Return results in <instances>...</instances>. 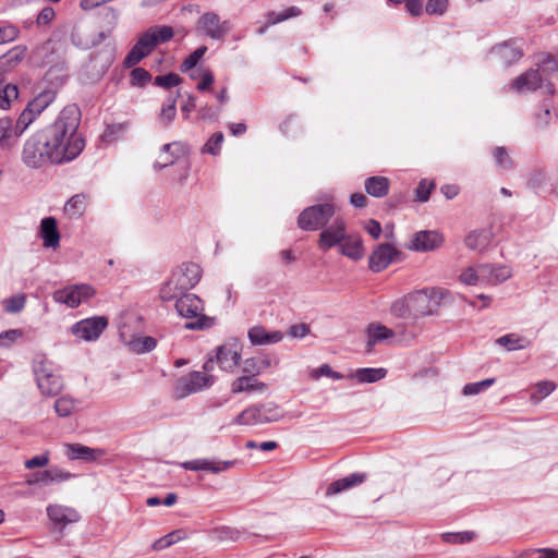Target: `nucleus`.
Masks as SVG:
<instances>
[{
    "label": "nucleus",
    "mask_w": 558,
    "mask_h": 558,
    "mask_svg": "<svg viewBox=\"0 0 558 558\" xmlns=\"http://www.w3.org/2000/svg\"><path fill=\"white\" fill-rule=\"evenodd\" d=\"M81 111L76 105L65 106L53 123L38 131L48 163L60 165L75 159L85 147L78 132Z\"/></svg>",
    "instance_id": "1"
},
{
    "label": "nucleus",
    "mask_w": 558,
    "mask_h": 558,
    "mask_svg": "<svg viewBox=\"0 0 558 558\" xmlns=\"http://www.w3.org/2000/svg\"><path fill=\"white\" fill-rule=\"evenodd\" d=\"M174 31L168 25L149 27L137 39L124 59V65L131 68L147 57L158 45L172 39Z\"/></svg>",
    "instance_id": "2"
},
{
    "label": "nucleus",
    "mask_w": 558,
    "mask_h": 558,
    "mask_svg": "<svg viewBox=\"0 0 558 558\" xmlns=\"http://www.w3.org/2000/svg\"><path fill=\"white\" fill-rule=\"evenodd\" d=\"M202 277V269L195 263H184L178 267L160 289L162 301H173L180 294L187 293Z\"/></svg>",
    "instance_id": "3"
},
{
    "label": "nucleus",
    "mask_w": 558,
    "mask_h": 558,
    "mask_svg": "<svg viewBox=\"0 0 558 558\" xmlns=\"http://www.w3.org/2000/svg\"><path fill=\"white\" fill-rule=\"evenodd\" d=\"M173 301L178 314L187 319L185 329L205 330L214 326L215 318L204 314V302L196 294L183 293Z\"/></svg>",
    "instance_id": "4"
},
{
    "label": "nucleus",
    "mask_w": 558,
    "mask_h": 558,
    "mask_svg": "<svg viewBox=\"0 0 558 558\" xmlns=\"http://www.w3.org/2000/svg\"><path fill=\"white\" fill-rule=\"evenodd\" d=\"M447 294V290L441 288H424L408 293L412 318L417 319L436 313Z\"/></svg>",
    "instance_id": "5"
},
{
    "label": "nucleus",
    "mask_w": 558,
    "mask_h": 558,
    "mask_svg": "<svg viewBox=\"0 0 558 558\" xmlns=\"http://www.w3.org/2000/svg\"><path fill=\"white\" fill-rule=\"evenodd\" d=\"M283 416L281 409L274 402L255 404L243 410L234 418L238 425H262L277 422Z\"/></svg>",
    "instance_id": "6"
},
{
    "label": "nucleus",
    "mask_w": 558,
    "mask_h": 558,
    "mask_svg": "<svg viewBox=\"0 0 558 558\" xmlns=\"http://www.w3.org/2000/svg\"><path fill=\"white\" fill-rule=\"evenodd\" d=\"M34 374L40 392L48 397L57 396L63 387L62 379L53 364L47 360L37 361Z\"/></svg>",
    "instance_id": "7"
},
{
    "label": "nucleus",
    "mask_w": 558,
    "mask_h": 558,
    "mask_svg": "<svg viewBox=\"0 0 558 558\" xmlns=\"http://www.w3.org/2000/svg\"><path fill=\"white\" fill-rule=\"evenodd\" d=\"M335 213V206L330 203L310 206L299 215L298 227L305 231H316L325 227Z\"/></svg>",
    "instance_id": "8"
},
{
    "label": "nucleus",
    "mask_w": 558,
    "mask_h": 558,
    "mask_svg": "<svg viewBox=\"0 0 558 558\" xmlns=\"http://www.w3.org/2000/svg\"><path fill=\"white\" fill-rule=\"evenodd\" d=\"M184 146L180 142H173L165 144L161 147V151L159 154L158 159L154 163L155 169H163L169 166L175 165L180 171L178 181L180 184H183L189 175V165L186 161H180V156L184 155Z\"/></svg>",
    "instance_id": "9"
},
{
    "label": "nucleus",
    "mask_w": 558,
    "mask_h": 558,
    "mask_svg": "<svg viewBox=\"0 0 558 558\" xmlns=\"http://www.w3.org/2000/svg\"><path fill=\"white\" fill-rule=\"evenodd\" d=\"M214 384V376L203 372H191L178 380L174 393L179 399L196 393Z\"/></svg>",
    "instance_id": "10"
},
{
    "label": "nucleus",
    "mask_w": 558,
    "mask_h": 558,
    "mask_svg": "<svg viewBox=\"0 0 558 558\" xmlns=\"http://www.w3.org/2000/svg\"><path fill=\"white\" fill-rule=\"evenodd\" d=\"M231 28L230 21H221L215 12H206L197 21V29L214 40H223Z\"/></svg>",
    "instance_id": "11"
},
{
    "label": "nucleus",
    "mask_w": 558,
    "mask_h": 558,
    "mask_svg": "<svg viewBox=\"0 0 558 558\" xmlns=\"http://www.w3.org/2000/svg\"><path fill=\"white\" fill-rule=\"evenodd\" d=\"M108 326V319L104 316H94L82 319L71 327L72 333L84 340H97Z\"/></svg>",
    "instance_id": "12"
},
{
    "label": "nucleus",
    "mask_w": 558,
    "mask_h": 558,
    "mask_svg": "<svg viewBox=\"0 0 558 558\" xmlns=\"http://www.w3.org/2000/svg\"><path fill=\"white\" fill-rule=\"evenodd\" d=\"M41 145L44 144L40 141L38 132L34 133L25 141L22 149V161L26 167L39 169L48 165L45 149L41 148Z\"/></svg>",
    "instance_id": "13"
},
{
    "label": "nucleus",
    "mask_w": 558,
    "mask_h": 558,
    "mask_svg": "<svg viewBox=\"0 0 558 558\" xmlns=\"http://www.w3.org/2000/svg\"><path fill=\"white\" fill-rule=\"evenodd\" d=\"M94 293V289L88 284H75L54 291L53 300L74 308L87 301Z\"/></svg>",
    "instance_id": "14"
},
{
    "label": "nucleus",
    "mask_w": 558,
    "mask_h": 558,
    "mask_svg": "<svg viewBox=\"0 0 558 558\" xmlns=\"http://www.w3.org/2000/svg\"><path fill=\"white\" fill-rule=\"evenodd\" d=\"M347 234L345 221L342 218H336L331 225L327 226L320 232L318 238V247L324 252H327L335 246L340 247Z\"/></svg>",
    "instance_id": "15"
},
{
    "label": "nucleus",
    "mask_w": 558,
    "mask_h": 558,
    "mask_svg": "<svg viewBox=\"0 0 558 558\" xmlns=\"http://www.w3.org/2000/svg\"><path fill=\"white\" fill-rule=\"evenodd\" d=\"M398 255H400V252L393 245L389 243L379 244L369 256V269L379 272L386 269Z\"/></svg>",
    "instance_id": "16"
},
{
    "label": "nucleus",
    "mask_w": 558,
    "mask_h": 558,
    "mask_svg": "<svg viewBox=\"0 0 558 558\" xmlns=\"http://www.w3.org/2000/svg\"><path fill=\"white\" fill-rule=\"evenodd\" d=\"M235 464V460L220 461L209 459H194L183 462L181 466L189 471H207L214 474H218L231 469Z\"/></svg>",
    "instance_id": "17"
},
{
    "label": "nucleus",
    "mask_w": 558,
    "mask_h": 558,
    "mask_svg": "<svg viewBox=\"0 0 558 558\" xmlns=\"http://www.w3.org/2000/svg\"><path fill=\"white\" fill-rule=\"evenodd\" d=\"M444 236L437 231H418L414 234L409 248L415 252H429L439 247Z\"/></svg>",
    "instance_id": "18"
},
{
    "label": "nucleus",
    "mask_w": 558,
    "mask_h": 558,
    "mask_svg": "<svg viewBox=\"0 0 558 558\" xmlns=\"http://www.w3.org/2000/svg\"><path fill=\"white\" fill-rule=\"evenodd\" d=\"M490 52L507 66L519 61L523 56L522 46L519 45L517 39H510L496 45L492 48Z\"/></svg>",
    "instance_id": "19"
},
{
    "label": "nucleus",
    "mask_w": 558,
    "mask_h": 558,
    "mask_svg": "<svg viewBox=\"0 0 558 558\" xmlns=\"http://www.w3.org/2000/svg\"><path fill=\"white\" fill-rule=\"evenodd\" d=\"M47 515L53 525L59 529L80 520V514L75 509L62 505H49Z\"/></svg>",
    "instance_id": "20"
},
{
    "label": "nucleus",
    "mask_w": 558,
    "mask_h": 558,
    "mask_svg": "<svg viewBox=\"0 0 558 558\" xmlns=\"http://www.w3.org/2000/svg\"><path fill=\"white\" fill-rule=\"evenodd\" d=\"M38 236L43 240L45 248L57 250L60 246V232L54 217H45L40 221Z\"/></svg>",
    "instance_id": "21"
},
{
    "label": "nucleus",
    "mask_w": 558,
    "mask_h": 558,
    "mask_svg": "<svg viewBox=\"0 0 558 558\" xmlns=\"http://www.w3.org/2000/svg\"><path fill=\"white\" fill-rule=\"evenodd\" d=\"M494 236L495 234L490 227L476 229L468 233L464 244L472 251L484 253L492 246Z\"/></svg>",
    "instance_id": "22"
},
{
    "label": "nucleus",
    "mask_w": 558,
    "mask_h": 558,
    "mask_svg": "<svg viewBox=\"0 0 558 558\" xmlns=\"http://www.w3.org/2000/svg\"><path fill=\"white\" fill-rule=\"evenodd\" d=\"M240 359L241 354L236 343H227L217 348L216 361L220 368L226 372H233L239 365Z\"/></svg>",
    "instance_id": "23"
},
{
    "label": "nucleus",
    "mask_w": 558,
    "mask_h": 558,
    "mask_svg": "<svg viewBox=\"0 0 558 558\" xmlns=\"http://www.w3.org/2000/svg\"><path fill=\"white\" fill-rule=\"evenodd\" d=\"M106 451L101 448H90L81 444H68L66 456L71 460L93 462L104 457Z\"/></svg>",
    "instance_id": "24"
},
{
    "label": "nucleus",
    "mask_w": 558,
    "mask_h": 558,
    "mask_svg": "<svg viewBox=\"0 0 558 558\" xmlns=\"http://www.w3.org/2000/svg\"><path fill=\"white\" fill-rule=\"evenodd\" d=\"M543 86L545 87L543 77L533 69L519 75L512 83V88L519 93L533 92Z\"/></svg>",
    "instance_id": "25"
},
{
    "label": "nucleus",
    "mask_w": 558,
    "mask_h": 558,
    "mask_svg": "<svg viewBox=\"0 0 558 558\" xmlns=\"http://www.w3.org/2000/svg\"><path fill=\"white\" fill-rule=\"evenodd\" d=\"M339 252L352 260H361L365 254L362 238L359 234L348 233L339 247Z\"/></svg>",
    "instance_id": "26"
},
{
    "label": "nucleus",
    "mask_w": 558,
    "mask_h": 558,
    "mask_svg": "<svg viewBox=\"0 0 558 558\" xmlns=\"http://www.w3.org/2000/svg\"><path fill=\"white\" fill-rule=\"evenodd\" d=\"M482 282L487 284H499L511 277V270L506 266H493L481 264Z\"/></svg>",
    "instance_id": "27"
},
{
    "label": "nucleus",
    "mask_w": 558,
    "mask_h": 558,
    "mask_svg": "<svg viewBox=\"0 0 558 558\" xmlns=\"http://www.w3.org/2000/svg\"><path fill=\"white\" fill-rule=\"evenodd\" d=\"M266 388L267 385L263 381H259L257 376H252L248 374H244L231 383V392L233 395L241 392L264 391Z\"/></svg>",
    "instance_id": "28"
},
{
    "label": "nucleus",
    "mask_w": 558,
    "mask_h": 558,
    "mask_svg": "<svg viewBox=\"0 0 558 558\" xmlns=\"http://www.w3.org/2000/svg\"><path fill=\"white\" fill-rule=\"evenodd\" d=\"M366 480L365 473H351L348 476L333 481L326 489L327 496L340 494L347 489L362 484Z\"/></svg>",
    "instance_id": "29"
},
{
    "label": "nucleus",
    "mask_w": 558,
    "mask_h": 558,
    "mask_svg": "<svg viewBox=\"0 0 558 558\" xmlns=\"http://www.w3.org/2000/svg\"><path fill=\"white\" fill-rule=\"evenodd\" d=\"M535 71H538V73L543 77V82L545 83V88L547 93L554 94L555 88L554 85L550 83V80L558 76L557 61L550 54H546L541 60L538 69H536Z\"/></svg>",
    "instance_id": "30"
},
{
    "label": "nucleus",
    "mask_w": 558,
    "mask_h": 558,
    "mask_svg": "<svg viewBox=\"0 0 558 558\" xmlns=\"http://www.w3.org/2000/svg\"><path fill=\"white\" fill-rule=\"evenodd\" d=\"M248 339L254 345L277 343L282 340L283 335L276 331H267L263 326H254L247 332Z\"/></svg>",
    "instance_id": "31"
},
{
    "label": "nucleus",
    "mask_w": 558,
    "mask_h": 558,
    "mask_svg": "<svg viewBox=\"0 0 558 558\" xmlns=\"http://www.w3.org/2000/svg\"><path fill=\"white\" fill-rule=\"evenodd\" d=\"M387 375V369L383 367H364L357 368L347 375V379H354L360 384L376 383Z\"/></svg>",
    "instance_id": "32"
},
{
    "label": "nucleus",
    "mask_w": 558,
    "mask_h": 558,
    "mask_svg": "<svg viewBox=\"0 0 558 558\" xmlns=\"http://www.w3.org/2000/svg\"><path fill=\"white\" fill-rule=\"evenodd\" d=\"M56 88H45L27 104V107L38 117L46 108H48L56 100Z\"/></svg>",
    "instance_id": "33"
},
{
    "label": "nucleus",
    "mask_w": 558,
    "mask_h": 558,
    "mask_svg": "<svg viewBox=\"0 0 558 558\" xmlns=\"http://www.w3.org/2000/svg\"><path fill=\"white\" fill-rule=\"evenodd\" d=\"M364 187L368 195L380 198L389 193L390 180L381 175L369 177L365 180Z\"/></svg>",
    "instance_id": "34"
},
{
    "label": "nucleus",
    "mask_w": 558,
    "mask_h": 558,
    "mask_svg": "<svg viewBox=\"0 0 558 558\" xmlns=\"http://www.w3.org/2000/svg\"><path fill=\"white\" fill-rule=\"evenodd\" d=\"M393 331L381 325V324H371L367 328V348L368 351L378 342L390 339L393 337Z\"/></svg>",
    "instance_id": "35"
},
{
    "label": "nucleus",
    "mask_w": 558,
    "mask_h": 558,
    "mask_svg": "<svg viewBox=\"0 0 558 558\" xmlns=\"http://www.w3.org/2000/svg\"><path fill=\"white\" fill-rule=\"evenodd\" d=\"M26 47L15 46L0 57V70L9 71L15 68L25 57Z\"/></svg>",
    "instance_id": "36"
},
{
    "label": "nucleus",
    "mask_w": 558,
    "mask_h": 558,
    "mask_svg": "<svg viewBox=\"0 0 558 558\" xmlns=\"http://www.w3.org/2000/svg\"><path fill=\"white\" fill-rule=\"evenodd\" d=\"M496 343L506 348L508 351H517L526 349L531 344V341L523 336L512 332L499 337Z\"/></svg>",
    "instance_id": "37"
},
{
    "label": "nucleus",
    "mask_w": 558,
    "mask_h": 558,
    "mask_svg": "<svg viewBox=\"0 0 558 558\" xmlns=\"http://www.w3.org/2000/svg\"><path fill=\"white\" fill-rule=\"evenodd\" d=\"M271 361L268 356H256L244 360L242 364L243 374L257 376L268 367H270Z\"/></svg>",
    "instance_id": "38"
},
{
    "label": "nucleus",
    "mask_w": 558,
    "mask_h": 558,
    "mask_svg": "<svg viewBox=\"0 0 558 558\" xmlns=\"http://www.w3.org/2000/svg\"><path fill=\"white\" fill-rule=\"evenodd\" d=\"M19 97V87L15 84L0 80V109L7 110L12 101Z\"/></svg>",
    "instance_id": "39"
},
{
    "label": "nucleus",
    "mask_w": 558,
    "mask_h": 558,
    "mask_svg": "<svg viewBox=\"0 0 558 558\" xmlns=\"http://www.w3.org/2000/svg\"><path fill=\"white\" fill-rule=\"evenodd\" d=\"M302 11L298 7H290L283 11H268L265 13L264 17L268 25L274 26L276 24L282 23L289 19L300 16Z\"/></svg>",
    "instance_id": "40"
},
{
    "label": "nucleus",
    "mask_w": 558,
    "mask_h": 558,
    "mask_svg": "<svg viewBox=\"0 0 558 558\" xmlns=\"http://www.w3.org/2000/svg\"><path fill=\"white\" fill-rule=\"evenodd\" d=\"M86 207L85 196L84 195H74L72 196L64 205V213L70 218H77L83 215Z\"/></svg>",
    "instance_id": "41"
},
{
    "label": "nucleus",
    "mask_w": 558,
    "mask_h": 558,
    "mask_svg": "<svg viewBox=\"0 0 558 558\" xmlns=\"http://www.w3.org/2000/svg\"><path fill=\"white\" fill-rule=\"evenodd\" d=\"M185 536L186 534L182 530H175L156 539L151 547L154 550H162L185 538Z\"/></svg>",
    "instance_id": "42"
},
{
    "label": "nucleus",
    "mask_w": 558,
    "mask_h": 558,
    "mask_svg": "<svg viewBox=\"0 0 558 558\" xmlns=\"http://www.w3.org/2000/svg\"><path fill=\"white\" fill-rule=\"evenodd\" d=\"M390 313L397 318H412V312L408 294L392 302Z\"/></svg>",
    "instance_id": "43"
},
{
    "label": "nucleus",
    "mask_w": 558,
    "mask_h": 558,
    "mask_svg": "<svg viewBox=\"0 0 558 558\" xmlns=\"http://www.w3.org/2000/svg\"><path fill=\"white\" fill-rule=\"evenodd\" d=\"M493 157L496 166L504 170L508 171L514 167V162L512 158L509 156L508 151L502 146H497L493 149Z\"/></svg>",
    "instance_id": "44"
},
{
    "label": "nucleus",
    "mask_w": 558,
    "mask_h": 558,
    "mask_svg": "<svg viewBox=\"0 0 558 558\" xmlns=\"http://www.w3.org/2000/svg\"><path fill=\"white\" fill-rule=\"evenodd\" d=\"M556 389V385L549 380L538 381L535 385V391L531 395V400L537 404L542 399L549 396Z\"/></svg>",
    "instance_id": "45"
},
{
    "label": "nucleus",
    "mask_w": 558,
    "mask_h": 558,
    "mask_svg": "<svg viewBox=\"0 0 558 558\" xmlns=\"http://www.w3.org/2000/svg\"><path fill=\"white\" fill-rule=\"evenodd\" d=\"M36 118L37 116L33 111H31L29 108L26 106V108L22 111V113L16 120L14 126V135L20 136L22 133H24V131Z\"/></svg>",
    "instance_id": "46"
},
{
    "label": "nucleus",
    "mask_w": 558,
    "mask_h": 558,
    "mask_svg": "<svg viewBox=\"0 0 558 558\" xmlns=\"http://www.w3.org/2000/svg\"><path fill=\"white\" fill-rule=\"evenodd\" d=\"M460 280L466 286H476L482 282L481 265L477 267H468L460 274Z\"/></svg>",
    "instance_id": "47"
},
{
    "label": "nucleus",
    "mask_w": 558,
    "mask_h": 558,
    "mask_svg": "<svg viewBox=\"0 0 558 558\" xmlns=\"http://www.w3.org/2000/svg\"><path fill=\"white\" fill-rule=\"evenodd\" d=\"M177 98L169 96L165 104L162 105L159 120L162 121L165 124H169L175 117L177 113Z\"/></svg>",
    "instance_id": "48"
},
{
    "label": "nucleus",
    "mask_w": 558,
    "mask_h": 558,
    "mask_svg": "<svg viewBox=\"0 0 558 558\" xmlns=\"http://www.w3.org/2000/svg\"><path fill=\"white\" fill-rule=\"evenodd\" d=\"M150 80V73L144 68H135L130 73V84L132 86L144 87Z\"/></svg>",
    "instance_id": "49"
},
{
    "label": "nucleus",
    "mask_w": 558,
    "mask_h": 558,
    "mask_svg": "<svg viewBox=\"0 0 558 558\" xmlns=\"http://www.w3.org/2000/svg\"><path fill=\"white\" fill-rule=\"evenodd\" d=\"M206 51H207V47H205V46H201L197 49H195L191 54H189L184 59V61L180 65L181 72H187V71L192 70L194 66H196V64L203 58V56L205 54Z\"/></svg>",
    "instance_id": "50"
},
{
    "label": "nucleus",
    "mask_w": 558,
    "mask_h": 558,
    "mask_svg": "<svg viewBox=\"0 0 558 558\" xmlns=\"http://www.w3.org/2000/svg\"><path fill=\"white\" fill-rule=\"evenodd\" d=\"M74 408H75V402L73 399H71L69 397H61V398L57 399L54 402L56 413L60 417L69 416L72 413V411L74 410Z\"/></svg>",
    "instance_id": "51"
},
{
    "label": "nucleus",
    "mask_w": 558,
    "mask_h": 558,
    "mask_svg": "<svg viewBox=\"0 0 558 558\" xmlns=\"http://www.w3.org/2000/svg\"><path fill=\"white\" fill-rule=\"evenodd\" d=\"M442 541L450 544H464L471 542L475 534L474 532H458V533H444Z\"/></svg>",
    "instance_id": "52"
},
{
    "label": "nucleus",
    "mask_w": 558,
    "mask_h": 558,
    "mask_svg": "<svg viewBox=\"0 0 558 558\" xmlns=\"http://www.w3.org/2000/svg\"><path fill=\"white\" fill-rule=\"evenodd\" d=\"M222 143L223 134L221 132H216L204 145L203 153H208L210 155L217 156L220 153Z\"/></svg>",
    "instance_id": "53"
},
{
    "label": "nucleus",
    "mask_w": 558,
    "mask_h": 558,
    "mask_svg": "<svg viewBox=\"0 0 558 558\" xmlns=\"http://www.w3.org/2000/svg\"><path fill=\"white\" fill-rule=\"evenodd\" d=\"M494 383H495L494 378H487L482 381L466 384L463 387V395H465V396L478 395L483 390L490 387Z\"/></svg>",
    "instance_id": "54"
},
{
    "label": "nucleus",
    "mask_w": 558,
    "mask_h": 558,
    "mask_svg": "<svg viewBox=\"0 0 558 558\" xmlns=\"http://www.w3.org/2000/svg\"><path fill=\"white\" fill-rule=\"evenodd\" d=\"M20 35V29L13 24L0 26V45L14 41Z\"/></svg>",
    "instance_id": "55"
},
{
    "label": "nucleus",
    "mask_w": 558,
    "mask_h": 558,
    "mask_svg": "<svg viewBox=\"0 0 558 558\" xmlns=\"http://www.w3.org/2000/svg\"><path fill=\"white\" fill-rule=\"evenodd\" d=\"M156 344L157 342L153 337H143L132 342V349L137 353H146L154 350Z\"/></svg>",
    "instance_id": "56"
},
{
    "label": "nucleus",
    "mask_w": 558,
    "mask_h": 558,
    "mask_svg": "<svg viewBox=\"0 0 558 558\" xmlns=\"http://www.w3.org/2000/svg\"><path fill=\"white\" fill-rule=\"evenodd\" d=\"M449 7L448 0H428L425 11L430 15H444Z\"/></svg>",
    "instance_id": "57"
},
{
    "label": "nucleus",
    "mask_w": 558,
    "mask_h": 558,
    "mask_svg": "<svg viewBox=\"0 0 558 558\" xmlns=\"http://www.w3.org/2000/svg\"><path fill=\"white\" fill-rule=\"evenodd\" d=\"M181 83V77L175 73H168L155 77L154 84L163 88H171Z\"/></svg>",
    "instance_id": "58"
},
{
    "label": "nucleus",
    "mask_w": 558,
    "mask_h": 558,
    "mask_svg": "<svg viewBox=\"0 0 558 558\" xmlns=\"http://www.w3.org/2000/svg\"><path fill=\"white\" fill-rule=\"evenodd\" d=\"M319 376H327L335 380L347 378V375H343L339 372H335L328 364H323L322 366L312 372L313 378L317 379Z\"/></svg>",
    "instance_id": "59"
},
{
    "label": "nucleus",
    "mask_w": 558,
    "mask_h": 558,
    "mask_svg": "<svg viewBox=\"0 0 558 558\" xmlns=\"http://www.w3.org/2000/svg\"><path fill=\"white\" fill-rule=\"evenodd\" d=\"M74 476L75 475L70 473L69 471H65L58 466H52L49 469V485L53 483L66 482Z\"/></svg>",
    "instance_id": "60"
},
{
    "label": "nucleus",
    "mask_w": 558,
    "mask_h": 558,
    "mask_svg": "<svg viewBox=\"0 0 558 558\" xmlns=\"http://www.w3.org/2000/svg\"><path fill=\"white\" fill-rule=\"evenodd\" d=\"M23 332L21 329H9L0 333V347H9L16 340L22 338Z\"/></svg>",
    "instance_id": "61"
},
{
    "label": "nucleus",
    "mask_w": 558,
    "mask_h": 558,
    "mask_svg": "<svg viewBox=\"0 0 558 558\" xmlns=\"http://www.w3.org/2000/svg\"><path fill=\"white\" fill-rule=\"evenodd\" d=\"M25 306V296L23 294L12 296L5 301V311L8 313H19Z\"/></svg>",
    "instance_id": "62"
},
{
    "label": "nucleus",
    "mask_w": 558,
    "mask_h": 558,
    "mask_svg": "<svg viewBox=\"0 0 558 558\" xmlns=\"http://www.w3.org/2000/svg\"><path fill=\"white\" fill-rule=\"evenodd\" d=\"M100 16L105 21L108 31H110L117 25L119 14L116 9L108 7L101 10Z\"/></svg>",
    "instance_id": "63"
},
{
    "label": "nucleus",
    "mask_w": 558,
    "mask_h": 558,
    "mask_svg": "<svg viewBox=\"0 0 558 558\" xmlns=\"http://www.w3.org/2000/svg\"><path fill=\"white\" fill-rule=\"evenodd\" d=\"M435 187L433 182L422 180L416 187V198L420 202H426L429 198L430 191Z\"/></svg>",
    "instance_id": "64"
}]
</instances>
